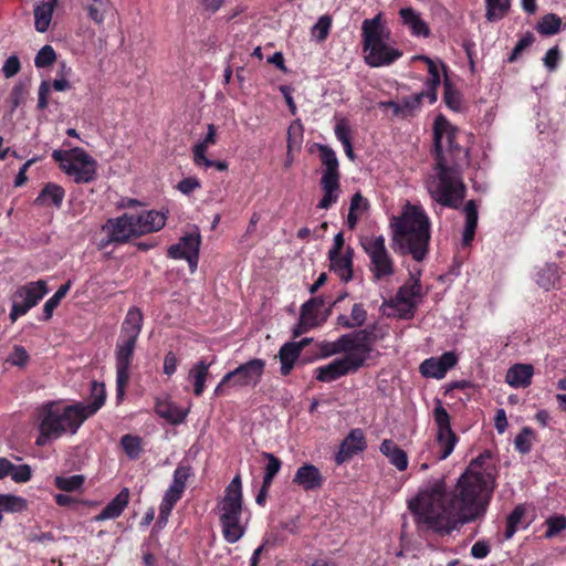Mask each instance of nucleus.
<instances>
[{
	"label": "nucleus",
	"instance_id": "15",
	"mask_svg": "<svg viewBox=\"0 0 566 566\" xmlns=\"http://www.w3.org/2000/svg\"><path fill=\"white\" fill-rule=\"evenodd\" d=\"M137 340L119 338L116 344L115 359H116V400L120 403L125 396V388L129 381L132 365L135 347Z\"/></svg>",
	"mask_w": 566,
	"mask_h": 566
},
{
	"label": "nucleus",
	"instance_id": "18",
	"mask_svg": "<svg viewBox=\"0 0 566 566\" xmlns=\"http://www.w3.org/2000/svg\"><path fill=\"white\" fill-rule=\"evenodd\" d=\"M200 247V235L198 233H189L181 238V240L171 245L168 250V255L172 259L187 260L190 272L193 273L198 266V255Z\"/></svg>",
	"mask_w": 566,
	"mask_h": 566
},
{
	"label": "nucleus",
	"instance_id": "19",
	"mask_svg": "<svg viewBox=\"0 0 566 566\" xmlns=\"http://www.w3.org/2000/svg\"><path fill=\"white\" fill-rule=\"evenodd\" d=\"M458 363V356L453 352H447L440 357H431L420 365V373L428 378L441 379L447 371L453 368Z\"/></svg>",
	"mask_w": 566,
	"mask_h": 566
},
{
	"label": "nucleus",
	"instance_id": "37",
	"mask_svg": "<svg viewBox=\"0 0 566 566\" xmlns=\"http://www.w3.org/2000/svg\"><path fill=\"white\" fill-rule=\"evenodd\" d=\"M535 282L542 289L549 291L559 280L558 268L554 263H547L538 268L534 274Z\"/></svg>",
	"mask_w": 566,
	"mask_h": 566
},
{
	"label": "nucleus",
	"instance_id": "24",
	"mask_svg": "<svg viewBox=\"0 0 566 566\" xmlns=\"http://www.w3.org/2000/svg\"><path fill=\"white\" fill-rule=\"evenodd\" d=\"M166 219L165 213L155 210L133 214L138 237L160 230L165 226Z\"/></svg>",
	"mask_w": 566,
	"mask_h": 566
},
{
	"label": "nucleus",
	"instance_id": "40",
	"mask_svg": "<svg viewBox=\"0 0 566 566\" xmlns=\"http://www.w3.org/2000/svg\"><path fill=\"white\" fill-rule=\"evenodd\" d=\"M300 354V345L294 343H286L281 347L279 356L282 375H289L291 373Z\"/></svg>",
	"mask_w": 566,
	"mask_h": 566
},
{
	"label": "nucleus",
	"instance_id": "43",
	"mask_svg": "<svg viewBox=\"0 0 566 566\" xmlns=\"http://www.w3.org/2000/svg\"><path fill=\"white\" fill-rule=\"evenodd\" d=\"M28 509V502L24 497L13 494H0V514L19 513Z\"/></svg>",
	"mask_w": 566,
	"mask_h": 566
},
{
	"label": "nucleus",
	"instance_id": "21",
	"mask_svg": "<svg viewBox=\"0 0 566 566\" xmlns=\"http://www.w3.org/2000/svg\"><path fill=\"white\" fill-rule=\"evenodd\" d=\"M367 447L365 436L361 429H353L340 443L339 450L335 455L337 464H342L355 454L363 452Z\"/></svg>",
	"mask_w": 566,
	"mask_h": 566
},
{
	"label": "nucleus",
	"instance_id": "3",
	"mask_svg": "<svg viewBox=\"0 0 566 566\" xmlns=\"http://www.w3.org/2000/svg\"><path fill=\"white\" fill-rule=\"evenodd\" d=\"M389 228L397 253L410 254L418 262L427 256L431 221L422 206L407 202L399 214L391 217Z\"/></svg>",
	"mask_w": 566,
	"mask_h": 566
},
{
	"label": "nucleus",
	"instance_id": "30",
	"mask_svg": "<svg viewBox=\"0 0 566 566\" xmlns=\"http://www.w3.org/2000/svg\"><path fill=\"white\" fill-rule=\"evenodd\" d=\"M534 369L528 364H515L506 373L505 381L513 388H525L531 385Z\"/></svg>",
	"mask_w": 566,
	"mask_h": 566
},
{
	"label": "nucleus",
	"instance_id": "33",
	"mask_svg": "<svg viewBox=\"0 0 566 566\" xmlns=\"http://www.w3.org/2000/svg\"><path fill=\"white\" fill-rule=\"evenodd\" d=\"M155 411L172 424L181 423L188 415V409H182L168 399L157 400Z\"/></svg>",
	"mask_w": 566,
	"mask_h": 566
},
{
	"label": "nucleus",
	"instance_id": "7",
	"mask_svg": "<svg viewBox=\"0 0 566 566\" xmlns=\"http://www.w3.org/2000/svg\"><path fill=\"white\" fill-rule=\"evenodd\" d=\"M461 167L437 161L433 174L427 180L431 198L443 207L457 209L465 196V186L459 172Z\"/></svg>",
	"mask_w": 566,
	"mask_h": 566
},
{
	"label": "nucleus",
	"instance_id": "61",
	"mask_svg": "<svg viewBox=\"0 0 566 566\" xmlns=\"http://www.w3.org/2000/svg\"><path fill=\"white\" fill-rule=\"evenodd\" d=\"M20 69L21 64L19 57L17 55H11L4 61L2 72L7 78H10L17 75L20 72Z\"/></svg>",
	"mask_w": 566,
	"mask_h": 566
},
{
	"label": "nucleus",
	"instance_id": "32",
	"mask_svg": "<svg viewBox=\"0 0 566 566\" xmlns=\"http://www.w3.org/2000/svg\"><path fill=\"white\" fill-rule=\"evenodd\" d=\"M65 196L64 189L56 184H46L39 196L34 200V205L40 207L53 206L60 208L62 206Z\"/></svg>",
	"mask_w": 566,
	"mask_h": 566
},
{
	"label": "nucleus",
	"instance_id": "56",
	"mask_svg": "<svg viewBox=\"0 0 566 566\" xmlns=\"http://www.w3.org/2000/svg\"><path fill=\"white\" fill-rule=\"evenodd\" d=\"M11 479L15 483H25L28 482L32 476V470L31 467L28 464H21V465H14L12 464V469L10 472Z\"/></svg>",
	"mask_w": 566,
	"mask_h": 566
},
{
	"label": "nucleus",
	"instance_id": "46",
	"mask_svg": "<svg viewBox=\"0 0 566 566\" xmlns=\"http://www.w3.org/2000/svg\"><path fill=\"white\" fill-rule=\"evenodd\" d=\"M486 13L485 17L489 21H496L502 19L509 11L511 0H485Z\"/></svg>",
	"mask_w": 566,
	"mask_h": 566
},
{
	"label": "nucleus",
	"instance_id": "48",
	"mask_svg": "<svg viewBox=\"0 0 566 566\" xmlns=\"http://www.w3.org/2000/svg\"><path fill=\"white\" fill-rule=\"evenodd\" d=\"M262 455H263V458H265L268 460V463L264 469L265 472H264V476H263V483H264V489H269L272 484L274 476L281 470L282 462L279 458H276L272 453L264 452Z\"/></svg>",
	"mask_w": 566,
	"mask_h": 566
},
{
	"label": "nucleus",
	"instance_id": "16",
	"mask_svg": "<svg viewBox=\"0 0 566 566\" xmlns=\"http://www.w3.org/2000/svg\"><path fill=\"white\" fill-rule=\"evenodd\" d=\"M102 231L106 233L107 238L98 243L101 249L106 248L109 243H124L132 237H138L132 213L108 219L102 227Z\"/></svg>",
	"mask_w": 566,
	"mask_h": 566
},
{
	"label": "nucleus",
	"instance_id": "17",
	"mask_svg": "<svg viewBox=\"0 0 566 566\" xmlns=\"http://www.w3.org/2000/svg\"><path fill=\"white\" fill-rule=\"evenodd\" d=\"M265 361L251 359L226 374V380H232V388L255 387L264 373Z\"/></svg>",
	"mask_w": 566,
	"mask_h": 566
},
{
	"label": "nucleus",
	"instance_id": "55",
	"mask_svg": "<svg viewBox=\"0 0 566 566\" xmlns=\"http://www.w3.org/2000/svg\"><path fill=\"white\" fill-rule=\"evenodd\" d=\"M533 431L530 428H524L515 438V448L521 453H527L532 448Z\"/></svg>",
	"mask_w": 566,
	"mask_h": 566
},
{
	"label": "nucleus",
	"instance_id": "12",
	"mask_svg": "<svg viewBox=\"0 0 566 566\" xmlns=\"http://www.w3.org/2000/svg\"><path fill=\"white\" fill-rule=\"evenodd\" d=\"M368 357L369 354H358L355 350L348 355H343L326 365L317 367L315 369L316 379L331 382L343 376L354 374L363 367Z\"/></svg>",
	"mask_w": 566,
	"mask_h": 566
},
{
	"label": "nucleus",
	"instance_id": "9",
	"mask_svg": "<svg viewBox=\"0 0 566 566\" xmlns=\"http://www.w3.org/2000/svg\"><path fill=\"white\" fill-rule=\"evenodd\" d=\"M53 159L61 170L76 184H88L96 178L97 161L83 148L55 149Z\"/></svg>",
	"mask_w": 566,
	"mask_h": 566
},
{
	"label": "nucleus",
	"instance_id": "31",
	"mask_svg": "<svg viewBox=\"0 0 566 566\" xmlns=\"http://www.w3.org/2000/svg\"><path fill=\"white\" fill-rule=\"evenodd\" d=\"M143 325V314L137 307L128 310L123 322L119 338L137 340Z\"/></svg>",
	"mask_w": 566,
	"mask_h": 566
},
{
	"label": "nucleus",
	"instance_id": "62",
	"mask_svg": "<svg viewBox=\"0 0 566 566\" xmlns=\"http://www.w3.org/2000/svg\"><path fill=\"white\" fill-rule=\"evenodd\" d=\"M301 142H302L301 126L300 125H291L289 128V140H287L289 151L300 148Z\"/></svg>",
	"mask_w": 566,
	"mask_h": 566
},
{
	"label": "nucleus",
	"instance_id": "59",
	"mask_svg": "<svg viewBox=\"0 0 566 566\" xmlns=\"http://www.w3.org/2000/svg\"><path fill=\"white\" fill-rule=\"evenodd\" d=\"M444 101L447 105L453 109L459 111L461 105L460 95L453 91L448 80L444 81Z\"/></svg>",
	"mask_w": 566,
	"mask_h": 566
},
{
	"label": "nucleus",
	"instance_id": "60",
	"mask_svg": "<svg viewBox=\"0 0 566 566\" xmlns=\"http://www.w3.org/2000/svg\"><path fill=\"white\" fill-rule=\"evenodd\" d=\"M559 61L560 52L557 46L551 48L543 59L544 65L549 72H553L557 69Z\"/></svg>",
	"mask_w": 566,
	"mask_h": 566
},
{
	"label": "nucleus",
	"instance_id": "49",
	"mask_svg": "<svg viewBox=\"0 0 566 566\" xmlns=\"http://www.w3.org/2000/svg\"><path fill=\"white\" fill-rule=\"evenodd\" d=\"M71 289V282L61 285L59 290L51 296L43 306L44 319H50L53 311L60 304L61 300L67 294Z\"/></svg>",
	"mask_w": 566,
	"mask_h": 566
},
{
	"label": "nucleus",
	"instance_id": "36",
	"mask_svg": "<svg viewBox=\"0 0 566 566\" xmlns=\"http://www.w3.org/2000/svg\"><path fill=\"white\" fill-rule=\"evenodd\" d=\"M218 142L217 127L213 124H208L205 137L192 146V160L199 161L207 157V151L211 146Z\"/></svg>",
	"mask_w": 566,
	"mask_h": 566
},
{
	"label": "nucleus",
	"instance_id": "1",
	"mask_svg": "<svg viewBox=\"0 0 566 566\" xmlns=\"http://www.w3.org/2000/svg\"><path fill=\"white\" fill-rule=\"evenodd\" d=\"M494 484V467L481 455L470 462L453 493L447 492L443 478L430 480L409 501V509L427 527L449 533L484 514Z\"/></svg>",
	"mask_w": 566,
	"mask_h": 566
},
{
	"label": "nucleus",
	"instance_id": "5",
	"mask_svg": "<svg viewBox=\"0 0 566 566\" xmlns=\"http://www.w3.org/2000/svg\"><path fill=\"white\" fill-rule=\"evenodd\" d=\"M432 416L436 424L434 439L423 446L416 459L420 471H426L431 464L446 460L459 441L451 428L450 416L440 400L437 401Z\"/></svg>",
	"mask_w": 566,
	"mask_h": 566
},
{
	"label": "nucleus",
	"instance_id": "35",
	"mask_svg": "<svg viewBox=\"0 0 566 566\" xmlns=\"http://www.w3.org/2000/svg\"><path fill=\"white\" fill-rule=\"evenodd\" d=\"M211 365L212 361L209 363L201 359L190 368L188 378L193 382V394L196 396H201L205 391L206 380Z\"/></svg>",
	"mask_w": 566,
	"mask_h": 566
},
{
	"label": "nucleus",
	"instance_id": "22",
	"mask_svg": "<svg viewBox=\"0 0 566 566\" xmlns=\"http://www.w3.org/2000/svg\"><path fill=\"white\" fill-rule=\"evenodd\" d=\"M423 98H426L423 93H417L405 97L399 102H379L378 106L390 111L394 117L406 118L412 116L417 111H419Z\"/></svg>",
	"mask_w": 566,
	"mask_h": 566
},
{
	"label": "nucleus",
	"instance_id": "8",
	"mask_svg": "<svg viewBox=\"0 0 566 566\" xmlns=\"http://www.w3.org/2000/svg\"><path fill=\"white\" fill-rule=\"evenodd\" d=\"M437 161L451 163L455 167L469 165V154L459 145L460 132L442 115H438L433 125Z\"/></svg>",
	"mask_w": 566,
	"mask_h": 566
},
{
	"label": "nucleus",
	"instance_id": "20",
	"mask_svg": "<svg viewBox=\"0 0 566 566\" xmlns=\"http://www.w3.org/2000/svg\"><path fill=\"white\" fill-rule=\"evenodd\" d=\"M412 61H422L427 65L429 78L426 82V91L422 92L430 104L437 101V88L441 83V73L444 72V64L440 60H432L426 55H415Z\"/></svg>",
	"mask_w": 566,
	"mask_h": 566
},
{
	"label": "nucleus",
	"instance_id": "64",
	"mask_svg": "<svg viewBox=\"0 0 566 566\" xmlns=\"http://www.w3.org/2000/svg\"><path fill=\"white\" fill-rule=\"evenodd\" d=\"M533 42V36L531 34L528 35H525L523 36L522 39L518 40V42L516 43L515 48L513 49L512 53L510 54V56L507 57V61L510 63L514 62L517 60L518 55L526 49L528 48Z\"/></svg>",
	"mask_w": 566,
	"mask_h": 566
},
{
	"label": "nucleus",
	"instance_id": "26",
	"mask_svg": "<svg viewBox=\"0 0 566 566\" xmlns=\"http://www.w3.org/2000/svg\"><path fill=\"white\" fill-rule=\"evenodd\" d=\"M293 483L305 491H312L322 486L323 476L315 465L304 464L296 470Z\"/></svg>",
	"mask_w": 566,
	"mask_h": 566
},
{
	"label": "nucleus",
	"instance_id": "28",
	"mask_svg": "<svg viewBox=\"0 0 566 566\" xmlns=\"http://www.w3.org/2000/svg\"><path fill=\"white\" fill-rule=\"evenodd\" d=\"M379 451L385 455L388 462L395 467L399 472L408 469L409 459L405 450L390 439H385L380 443Z\"/></svg>",
	"mask_w": 566,
	"mask_h": 566
},
{
	"label": "nucleus",
	"instance_id": "57",
	"mask_svg": "<svg viewBox=\"0 0 566 566\" xmlns=\"http://www.w3.org/2000/svg\"><path fill=\"white\" fill-rule=\"evenodd\" d=\"M7 360L14 366L23 367L29 361V354L23 346L15 345Z\"/></svg>",
	"mask_w": 566,
	"mask_h": 566
},
{
	"label": "nucleus",
	"instance_id": "63",
	"mask_svg": "<svg viewBox=\"0 0 566 566\" xmlns=\"http://www.w3.org/2000/svg\"><path fill=\"white\" fill-rule=\"evenodd\" d=\"M200 181L196 177H188L180 180L177 185V189L184 195H190L195 190L200 188Z\"/></svg>",
	"mask_w": 566,
	"mask_h": 566
},
{
	"label": "nucleus",
	"instance_id": "45",
	"mask_svg": "<svg viewBox=\"0 0 566 566\" xmlns=\"http://www.w3.org/2000/svg\"><path fill=\"white\" fill-rule=\"evenodd\" d=\"M182 492L168 488L159 506V521L166 523L175 504L181 497Z\"/></svg>",
	"mask_w": 566,
	"mask_h": 566
},
{
	"label": "nucleus",
	"instance_id": "58",
	"mask_svg": "<svg viewBox=\"0 0 566 566\" xmlns=\"http://www.w3.org/2000/svg\"><path fill=\"white\" fill-rule=\"evenodd\" d=\"M547 530L545 536L551 538L557 535L566 527V518L564 516H555L546 521Z\"/></svg>",
	"mask_w": 566,
	"mask_h": 566
},
{
	"label": "nucleus",
	"instance_id": "23",
	"mask_svg": "<svg viewBox=\"0 0 566 566\" xmlns=\"http://www.w3.org/2000/svg\"><path fill=\"white\" fill-rule=\"evenodd\" d=\"M322 307L323 301L317 297L311 298L303 305L300 316V324L295 331L296 336L317 326L324 319V317L321 315Z\"/></svg>",
	"mask_w": 566,
	"mask_h": 566
},
{
	"label": "nucleus",
	"instance_id": "51",
	"mask_svg": "<svg viewBox=\"0 0 566 566\" xmlns=\"http://www.w3.org/2000/svg\"><path fill=\"white\" fill-rule=\"evenodd\" d=\"M84 483V476L80 474L71 476H56L55 485L65 492H72L78 490Z\"/></svg>",
	"mask_w": 566,
	"mask_h": 566
},
{
	"label": "nucleus",
	"instance_id": "29",
	"mask_svg": "<svg viewBox=\"0 0 566 566\" xmlns=\"http://www.w3.org/2000/svg\"><path fill=\"white\" fill-rule=\"evenodd\" d=\"M331 269L338 275V277L348 282L353 277V255L350 249L345 253L329 252Z\"/></svg>",
	"mask_w": 566,
	"mask_h": 566
},
{
	"label": "nucleus",
	"instance_id": "2",
	"mask_svg": "<svg viewBox=\"0 0 566 566\" xmlns=\"http://www.w3.org/2000/svg\"><path fill=\"white\" fill-rule=\"evenodd\" d=\"M106 390L103 384L93 381L88 403L65 405L52 401L39 409L38 446H45L49 441L60 438L64 433L74 434L82 423L95 415L105 403Z\"/></svg>",
	"mask_w": 566,
	"mask_h": 566
},
{
	"label": "nucleus",
	"instance_id": "4",
	"mask_svg": "<svg viewBox=\"0 0 566 566\" xmlns=\"http://www.w3.org/2000/svg\"><path fill=\"white\" fill-rule=\"evenodd\" d=\"M364 60L371 67L388 66L401 57L381 12L361 23Z\"/></svg>",
	"mask_w": 566,
	"mask_h": 566
},
{
	"label": "nucleus",
	"instance_id": "14",
	"mask_svg": "<svg viewBox=\"0 0 566 566\" xmlns=\"http://www.w3.org/2000/svg\"><path fill=\"white\" fill-rule=\"evenodd\" d=\"M420 272L411 273L409 281L399 287L390 306L400 318H411L422 297V286L419 282Z\"/></svg>",
	"mask_w": 566,
	"mask_h": 566
},
{
	"label": "nucleus",
	"instance_id": "54",
	"mask_svg": "<svg viewBox=\"0 0 566 566\" xmlns=\"http://www.w3.org/2000/svg\"><path fill=\"white\" fill-rule=\"evenodd\" d=\"M331 29V20L328 17H321L318 21L312 27L311 34L312 36L321 42L326 39Z\"/></svg>",
	"mask_w": 566,
	"mask_h": 566
},
{
	"label": "nucleus",
	"instance_id": "39",
	"mask_svg": "<svg viewBox=\"0 0 566 566\" xmlns=\"http://www.w3.org/2000/svg\"><path fill=\"white\" fill-rule=\"evenodd\" d=\"M465 216V224L462 235V241L464 244H469L475 234V230L478 227V207L473 200H470L465 203L463 209Z\"/></svg>",
	"mask_w": 566,
	"mask_h": 566
},
{
	"label": "nucleus",
	"instance_id": "10",
	"mask_svg": "<svg viewBox=\"0 0 566 566\" xmlns=\"http://www.w3.org/2000/svg\"><path fill=\"white\" fill-rule=\"evenodd\" d=\"M369 259V271L376 281L389 277L395 273V262L382 235L366 237L361 242Z\"/></svg>",
	"mask_w": 566,
	"mask_h": 566
},
{
	"label": "nucleus",
	"instance_id": "11",
	"mask_svg": "<svg viewBox=\"0 0 566 566\" xmlns=\"http://www.w3.org/2000/svg\"><path fill=\"white\" fill-rule=\"evenodd\" d=\"M376 338L373 331L360 329L343 335L334 342L322 343L321 350L325 357L337 354L348 355L354 350L358 354H370L373 340Z\"/></svg>",
	"mask_w": 566,
	"mask_h": 566
},
{
	"label": "nucleus",
	"instance_id": "47",
	"mask_svg": "<svg viewBox=\"0 0 566 566\" xmlns=\"http://www.w3.org/2000/svg\"><path fill=\"white\" fill-rule=\"evenodd\" d=\"M560 28L562 19L554 13L544 15L537 23V31L543 35H554L559 32Z\"/></svg>",
	"mask_w": 566,
	"mask_h": 566
},
{
	"label": "nucleus",
	"instance_id": "34",
	"mask_svg": "<svg viewBox=\"0 0 566 566\" xmlns=\"http://www.w3.org/2000/svg\"><path fill=\"white\" fill-rule=\"evenodd\" d=\"M129 501V492L123 489L95 517L96 521L114 520L118 517Z\"/></svg>",
	"mask_w": 566,
	"mask_h": 566
},
{
	"label": "nucleus",
	"instance_id": "41",
	"mask_svg": "<svg viewBox=\"0 0 566 566\" xmlns=\"http://www.w3.org/2000/svg\"><path fill=\"white\" fill-rule=\"evenodd\" d=\"M367 318V312L363 304L356 303L352 307V312L349 316L339 315L337 317L338 325L346 328L360 327L365 324Z\"/></svg>",
	"mask_w": 566,
	"mask_h": 566
},
{
	"label": "nucleus",
	"instance_id": "53",
	"mask_svg": "<svg viewBox=\"0 0 566 566\" xmlns=\"http://www.w3.org/2000/svg\"><path fill=\"white\" fill-rule=\"evenodd\" d=\"M56 59L55 52L51 45H44L38 52L34 59V64L38 69L51 65Z\"/></svg>",
	"mask_w": 566,
	"mask_h": 566
},
{
	"label": "nucleus",
	"instance_id": "6",
	"mask_svg": "<svg viewBox=\"0 0 566 566\" xmlns=\"http://www.w3.org/2000/svg\"><path fill=\"white\" fill-rule=\"evenodd\" d=\"M241 489V479L235 475L217 506L223 537L231 544L243 537L248 524L242 509Z\"/></svg>",
	"mask_w": 566,
	"mask_h": 566
},
{
	"label": "nucleus",
	"instance_id": "13",
	"mask_svg": "<svg viewBox=\"0 0 566 566\" xmlns=\"http://www.w3.org/2000/svg\"><path fill=\"white\" fill-rule=\"evenodd\" d=\"M44 280L27 283L17 289L12 295L10 319L14 323L20 316L25 315L48 293Z\"/></svg>",
	"mask_w": 566,
	"mask_h": 566
},
{
	"label": "nucleus",
	"instance_id": "27",
	"mask_svg": "<svg viewBox=\"0 0 566 566\" xmlns=\"http://www.w3.org/2000/svg\"><path fill=\"white\" fill-rule=\"evenodd\" d=\"M401 22L406 25L410 33L417 38H428L430 29L427 22L421 18V14L410 7L401 8L399 10Z\"/></svg>",
	"mask_w": 566,
	"mask_h": 566
},
{
	"label": "nucleus",
	"instance_id": "25",
	"mask_svg": "<svg viewBox=\"0 0 566 566\" xmlns=\"http://www.w3.org/2000/svg\"><path fill=\"white\" fill-rule=\"evenodd\" d=\"M80 3L87 19L97 27L104 24L113 9L112 0H80Z\"/></svg>",
	"mask_w": 566,
	"mask_h": 566
},
{
	"label": "nucleus",
	"instance_id": "50",
	"mask_svg": "<svg viewBox=\"0 0 566 566\" xmlns=\"http://www.w3.org/2000/svg\"><path fill=\"white\" fill-rule=\"evenodd\" d=\"M120 444L125 453L130 459H137L142 452V439L137 436L125 434L120 439Z\"/></svg>",
	"mask_w": 566,
	"mask_h": 566
},
{
	"label": "nucleus",
	"instance_id": "44",
	"mask_svg": "<svg viewBox=\"0 0 566 566\" xmlns=\"http://www.w3.org/2000/svg\"><path fill=\"white\" fill-rule=\"evenodd\" d=\"M319 151L322 163L325 166L322 178H339L338 160L335 153L326 146H322Z\"/></svg>",
	"mask_w": 566,
	"mask_h": 566
},
{
	"label": "nucleus",
	"instance_id": "42",
	"mask_svg": "<svg viewBox=\"0 0 566 566\" xmlns=\"http://www.w3.org/2000/svg\"><path fill=\"white\" fill-rule=\"evenodd\" d=\"M54 6L51 2L38 4L34 9V24L39 32H45L51 23Z\"/></svg>",
	"mask_w": 566,
	"mask_h": 566
},
{
	"label": "nucleus",
	"instance_id": "38",
	"mask_svg": "<svg viewBox=\"0 0 566 566\" xmlns=\"http://www.w3.org/2000/svg\"><path fill=\"white\" fill-rule=\"evenodd\" d=\"M324 196L317 205L319 209H329L339 198V178H322Z\"/></svg>",
	"mask_w": 566,
	"mask_h": 566
},
{
	"label": "nucleus",
	"instance_id": "52",
	"mask_svg": "<svg viewBox=\"0 0 566 566\" xmlns=\"http://www.w3.org/2000/svg\"><path fill=\"white\" fill-rule=\"evenodd\" d=\"M191 474V469L189 467L179 465L174 472V479L170 484V488L178 490L184 493L186 488V481Z\"/></svg>",
	"mask_w": 566,
	"mask_h": 566
}]
</instances>
